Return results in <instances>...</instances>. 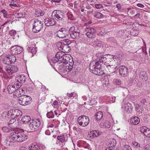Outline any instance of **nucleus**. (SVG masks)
Returning a JSON list of instances; mask_svg holds the SVG:
<instances>
[{
    "instance_id": "obj_59",
    "label": "nucleus",
    "mask_w": 150,
    "mask_h": 150,
    "mask_svg": "<svg viewBox=\"0 0 150 150\" xmlns=\"http://www.w3.org/2000/svg\"><path fill=\"white\" fill-rule=\"evenodd\" d=\"M144 150H149L150 149V145L147 144L144 147Z\"/></svg>"
},
{
    "instance_id": "obj_27",
    "label": "nucleus",
    "mask_w": 150,
    "mask_h": 150,
    "mask_svg": "<svg viewBox=\"0 0 150 150\" xmlns=\"http://www.w3.org/2000/svg\"><path fill=\"white\" fill-rule=\"evenodd\" d=\"M70 57V55L67 54H63V55L62 57L61 60L62 61V64L64 63L66 64H68V60L69 59V57Z\"/></svg>"
},
{
    "instance_id": "obj_8",
    "label": "nucleus",
    "mask_w": 150,
    "mask_h": 150,
    "mask_svg": "<svg viewBox=\"0 0 150 150\" xmlns=\"http://www.w3.org/2000/svg\"><path fill=\"white\" fill-rule=\"evenodd\" d=\"M3 67V69L6 71V72L9 75H11L18 70V67L13 65H7Z\"/></svg>"
},
{
    "instance_id": "obj_6",
    "label": "nucleus",
    "mask_w": 150,
    "mask_h": 150,
    "mask_svg": "<svg viewBox=\"0 0 150 150\" xmlns=\"http://www.w3.org/2000/svg\"><path fill=\"white\" fill-rule=\"evenodd\" d=\"M41 124L40 120L39 119L33 120L30 121L29 125V130L35 131L38 129Z\"/></svg>"
},
{
    "instance_id": "obj_47",
    "label": "nucleus",
    "mask_w": 150,
    "mask_h": 150,
    "mask_svg": "<svg viewBox=\"0 0 150 150\" xmlns=\"http://www.w3.org/2000/svg\"><path fill=\"white\" fill-rule=\"evenodd\" d=\"M68 65H71V66H73L74 64V62L73 60V58L70 55V57H69V59L68 60Z\"/></svg>"
},
{
    "instance_id": "obj_17",
    "label": "nucleus",
    "mask_w": 150,
    "mask_h": 150,
    "mask_svg": "<svg viewBox=\"0 0 150 150\" xmlns=\"http://www.w3.org/2000/svg\"><path fill=\"white\" fill-rule=\"evenodd\" d=\"M140 131L144 135L149 138L150 137V129L146 126H143L140 127Z\"/></svg>"
},
{
    "instance_id": "obj_15",
    "label": "nucleus",
    "mask_w": 150,
    "mask_h": 150,
    "mask_svg": "<svg viewBox=\"0 0 150 150\" xmlns=\"http://www.w3.org/2000/svg\"><path fill=\"white\" fill-rule=\"evenodd\" d=\"M20 88L19 87L16 85V83L14 84H11L8 85L7 89L9 94H11L14 91L17 90Z\"/></svg>"
},
{
    "instance_id": "obj_19",
    "label": "nucleus",
    "mask_w": 150,
    "mask_h": 150,
    "mask_svg": "<svg viewBox=\"0 0 150 150\" xmlns=\"http://www.w3.org/2000/svg\"><path fill=\"white\" fill-rule=\"evenodd\" d=\"M90 44L94 47H101L103 46L102 42L97 39L91 40Z\"/></svg>"
},
{
    "instance_id": "obj_53",
    "label": "nucleus",
    "mask_w": 150,
    "mask_h": 150,
    "mask_svg": "<svg viewBox=\"0 0 150 150\" xmlns=\"http://www.w3.org/2000/svg\"><path fill=\"white\" fill-rule=\"evenodd\" d=\"M116 97H110L109 98V103H113L115 102Z\"/></svg>"
},
{
    "instance_id": "obj_34",
    "label": "nucleus",
    "mask_w": 150,
    "mask_h": 150,
    "mask_svg": "<svg viewBox=\"0 0 150 150\" xmlns=\"http://www.w3.org/2000/svg\"><path fill=\"white\" fill-rule=\"evenodd\" d=\"M36 48L33 47H28L27 48V50L29 52L31 53L32 55L35 54L37 50Z\"/></svg>"
},
{
    "instance_id": "obj_11",
    "label": "nucleus",
    "mask_w": 150,
    "mask_h": 150,
    "mask_svg": "<svg viewBox=\"0 0 150 150\" xmlns=\"http://www.w3.org/2000/svg\"><path fill=\"white\" fill-rule=\"evenodd\" d=\"M56 36L59 38H66L69 35V31L65 28H62L56 32Z\"/></svg>"
},
{
    "instance_id": "obj_52",
    "label": "nucleus",
    "mask_w": 150,
    "mask_h": 150,
    "mask_svg": "<svg viewBox=\"0 0 150 150\" xmlns=\"http://www.w3.org/2000/svg\"><path fill=\"white\" fill-rule=\"evenodd\" d=\"M75 26H73L69 28V30H68L69 31V34H71V33H73L74 32V30H75Z\"/></svg>"
},
{
    "instance_id": "obj_29",
    "label": "nucleus",
    "mask_w": 150,
    "mask_h": 150,
    "mask_svg": "<svg viewBox=\"0 0 150 150\" xmlns=\"http://www.w3.org/2000/svg\"><path fill=\"white\" fill-rule=\"evenodd\" d=\"M9 64L14 63L16 60V58L14 55L8 54Z\"/></svg>"
},
{
    "instance_id": "obj_4",
    "label": "nucleus",
    "mask_w": 150,
    "mask_h": 150,
    "mask_svg": "<svg viewBox=\"0 0 150 150\" xmlns=\"http://www.w3.org/2000/svg\"><path fill=\"white\" fill-rule=\"evenodd\" d=\"M52 16L61 23L64 21V13L60 11L56 10L54 11L52 14Z\"/></svg>"
},
{
    "instance_id": "obj_30",
    "label": "nucleus",
    "mask_w": 150,
    "mask_h": 150,
    "mask_svg": "<svg viewBox=\"0 0 150 150\" xmlns=\"http://www.w3.org/2000/svg\"><path fill=\"white\" fill-rule=\"evenodd\" d=\"M103 113L101 111H99L96 113L95 115V117L97 120H100L103 117Z\"/></svg>"
},
{
    "instance_id": "obj_33",
    "label": "nucleus",
    "mask_w": 150,
    "mask_h": 150,
    "mask_svg": "<svg viewBox=\"0 0 150 150\" xmlns=\"http://www.w3.org/2000/svg\"><path fill=\"white\" fill-rule=\"evenodd\" d=\"M99 135V132L98 131L94 130L91 132L90 137L91 138H93L98 137Z\"/></svg>"
},
{
    "instance_id": "obj_24",
    "label": "nucleus",
    "mask_w": 150,
    "mask_h": 150,
    "mask_svg": "<svg viewBox=\"0 0 150 150\" xmlns=\"http://www.w3.org/2000/svg\"><path fill=\"white\" fill-rule=\"evenodd\" d=\"M59 50H62V52H70L71 50V47L69 46V45H64L63 47L62 45L59 48Z\"/></svg>"
},
{
    "instance_id": "obj_10",
    "label": "nucleus",
    "mask_w": 150,
    "mask_h": 150,
    "mask_svg": "<svg viewBox=\"0 0 150 150\" xmlns=\"http://www.w3.org/2000/svg\"><path fill=\"white\" fill-rule=\"evenodd\" d=\"M26 78L24 74H18L17 75L15 79V80L17 82H16V85L20 88L25 82Z\"/></svg>"
},
{
    "instance_id": "obj_60",
    "label": "nucleus",
    "mask_w": 150,
    "mask_h": 150,
    "mask_svg": "<svg viewBox=\"0 0 150 150\" xmlns=\"http://www.w3.org/2000/svg\"><path fill=\"white\" fill-rule=\"evenodd\" d=\"M115 82L117 85H120L122 83L121 81L119 79H116L115 81Z\"/></svg>"
},
{
    "instance_id": "obj_39",
    "label": "nucleus",
    "mask_w": 150,
    "mask_h": 150,
    "mask_svg": "<svg viewBox=\"0 0 150 150\" xmlns=\"http://www.w3.org/2000/svg\"><path fill=\"white\" fill-rule=\"evenodd\" d=\"M31 100H32V99L30 97L28 96H25L24 98L23 99L22 102H25L26 103H28L30 102Z\"/></svg>"
},
{
    "instance_id": "obj_58",
    "label": "nucleus",
    "mask_w": 150,
    "mask_h": 150,
    "mask_svg": "<svg viewBox=\"0 0 150 150\" xmlns=\"http://www.w3.org/2000/svg\"><path fill=\"white\" fill-rule=\"evenodd\" d=\"M1 12H2L3 14V16L4 17H6L8 15L7 11L5 9L2 10L1 11Z\"/></svg>"
},
{
    "instance_id": "obj_16",
    "label": "nucleus",
    "mask_w": 150,
    "mask_h": 150,
    "mask_svg": "<svg viewBox=\"0 0 150 150\" xmlns=\"http://www.w3.org/2000/svg\"><path fill=\"white\" fill-rule=\"evenodd\" d=\"M122 108L124 112L129 113L132 111L133 107L131 104H122Z\"/></svg>"
},
{
    "instance_id": "obj_63",
    "label": "nucleus",
    "mask_w": 150,
    "mask_h": 150,
    "mask_svg": "<svg viewBox=\"0 0 150 150\" xmlns=\"http://www.w3.org/2000/svg\"><path fill=\"white\" fill-rule=\"evenodd\" d=\"M45 134L48 135H50V132L49 129H47L45 132Z\"/></svg>"
},
{
    "instance_id": "obj_28",
    "label": "nucleus",
    "mask_w": 150,
    "mask_h": 150,
    "mask_svg": "<svg viewBox=\"0 0 150 150\" xmlns=\"http://www.w3.org/2000/svg\"><path fill=\"white\" fill-rule=\"evenodd\" d=\"M67 135H62L58 136L57 139L61 142L64 143L67 141Z\"/></svg>"
},
{
    "instance_id": "obj_18",
    "label": "nucleus",
    "mask_w": 150,
    "mask_h": 150,
    "mask_svg": "<svg viewBox=\"0 0 150 150\" xmlns=\"http://www.w3.org/2000/svg\"><path fill=\"white\" fill-rule=\"evenodd\" d=\"M44 23L46 26L53 25L55 24L56 22L54 18H46L45 19Z\"/></svg>"
},
{
    "instance_id": "obj_41",
    "label": "nucleus",
    "mask_w": 150,
    "mask_h": 150,
    "mask_svg": "<svg viewBox=\"0 0 150 150\" xmlns=\"http://www.w3.org/2000/svg\"><path fill=\"white\" fill-rule=\"evenodd\" d=\"M63 42H62L61 44L62 45H69L71 43V41L68 39H65L63 40Z\"/></svg>"
},
{
    "instance_id": "obj_35",
    "label": "nucleus",
    "mask_w": 150,
    "mask_h": 150,
    "mask_svg": "<svg viewBox=\"0 0 150 150\" xmlns=\"http://www.w3.org/2000/svg\"><path fill=\"white\" fill-rule=\"evenodd\" d=\"M31 120L29 116H25L22 117L21 119L22 122L24 123H26L28 122Z\"/></svg>"
},
{
    "instance_id": "obj_55",
    "label": "nucleus",
    "mask_w": 150,
    "mask_h": 150,
    "mask_svg": "<svg viewBox=\"0 0 150 150\" xmlns=\"http://www.w3.org/2000/svg\"><path fill=\"white\" fill-rule=\"evenodd\" d=\"M73 66H71V65H69L68 64V65L66 66V69H67L66 71H67L68 70V72H69L72 69Z\"/></svg>"
},
{
    "instance_id": "obj_40",
    "label": "nucleus",
    "mask_w": 150,
    "mask_h": 150,
    "mask_svg": "<svg viewBox=\"0 0 150 150\" xmlns=\"http://www.w3.org/2000/svg\"><path fill=\"white\" fill-rule=\"evenodd\" d=\"M27 89L31 92H33L34 90V85L32 83L29 84L27 86Z\"/></svg>"
},
{
    "instance_id": "obj_37",
    "label": "nucleus",
    "mask_w": 150,
    "mask_h": 150,
    "mask_svg": "<svg viewBox=\"0 0 150 150\" xmlns=\"http://www.w3.org/2000/svg\"><path fill=\"white\" fill-rule=\"evenodd\" d=\"M107 67H108V69H109V67H111V68L113 69H114L115 70L114 71H112V72H111L109 74L110 76H111L112 75H114V74H116L117 72L116 71V70L119 69L120 68V67H115L114 68V67H113L112 65H108V66H107Z\"/></svg>"
},
{
    "instance_id": "obj_36",
    "label": "nucleus",
    "mask_w": 150,
    "mask_h": 150,
    "mask_svg": "<svg viewBox=\"0 0 150 150\" xmlns=\"http://www.w3.org/2000/svg\"><path fill=\"white\" fill-rule=\"evenodd\" d=\"M8 58V54L4 56L2 59L3 63L4 64L9 65V62Z\"/></svg>"
},
{
    "instance_id": "obj_31",
    "label": "nucleus",
    "mask_w": 150,
    "mask_h": 150,
    "mask_svg": "<svg viewBox=\"0 0 150 150\" xmlns=\"http://www.w3.org/2000/svg\"><path fill=\"white\" fill-rule=\"evenodd\" d=\"M92 14L95 17L97 18H101L104 17L103 14L98 11L94 12L92 13Z\"/></svg>"
},
{
    "instance_id": "obj_26",
    "label": "nucleus",
    "mask_w": 150,
    "mask_h": 150,
    "mask_svg": "<svg viewBox=\"0 0 150 150\" xmlns=\"http://www.w3.org/2000/svg\"><path fill=\"white\" fill-rule=\"evenodd\" d=\"M45 14L44 11L40 9L35 10L34 12V16L36 17H39L43 16Z\"/></svg>"
},
{
    "instance_id": "obj_9",
    "label": "nucleus",
    "mask_w": 150,
    "mask_h": 150,
    "mask_svg": "<svg viewBox=\"0 0 150 150\" xmlns=\"http://www.w3.org/2000/svg\"><path fill=\"white\" fill-rule=\"evenodd\" d=\"M77 121L79 125L85 127L89 124V120L87 116L83 115L79 117Z\"/></svg>"
},
{
    "instance_id": "obj_50",
    "label": "nucleus",
    "mask_w": 150,
    "mask_h": 150,
    "mask_svg": "<svg viewBox=\"0 0 150 150\" xmlns=\"http://www.w3.org/2000/svg\"><path fill=\"white\" fill-rule=\"evenodd\" d=\"M95 7L96 8L98 9H100L101 8H104L103 5L100 4H95Z\"/></svg>"
},
{
    "instance_id": "obj_12",
    "label": "nucleus",
    "mask_w": 150,
    "mask_h": 150,
    "mask_svg": "<svg viewBox=\"0 0 150 150\" xmlns=\"http://www.w3.org/2000/svg\"><path fill=\"white\" fill-rule=\"evenodd\" d=\"M23 48L18 45L12 46L11 47V54L14 55H17L21 53Z\"/></svg>"
},
{
    "instance_id": "obj_56",
    "label": "nucleus",
    "mask_w": 150,
    "mask_h": 150,
    "mask_svg": "<svg viewBox=\"0 0 150 150\" xmlns=\"http://www.w3.org/2000/svg\"><path fill=\"white\" fill-rule=\"evenodd\" d=\"M75 28L74 32L80 35V31L79 29V27L77 26H75Z\"/></svg>"
},
{
    "instance_id": "obj_54",
    "label": "nucleus",
    "mask_w": 150,
    "mask_h": 150,
    "mask_svg": "<svg viewBox=\"0 0 150 150\" xmlns=\"http://www.w3.org/2000/svg\"><path fill=\"white\" fill-rule=\"evenodd\" d=\"M122 150H132V149L130 146L125 145L124 146Z\"/></svg>"
},
{
    "instance_id": "obj_57",
    "label": "nucleus",
    "mask_w": 150,
    "mask_h": 150,
    "mask_svg": "<svg viewBox=\"0 0 150 150\" xmlns=\"http://www.w3.org/2000/svg\"><path fill=\"white\" fill-rule=\"evenodd\" d=\"M116 7L117 8L118 11H121L122 6L120 4H117L116 5Z\"/></svg>"
},
{
    "instance_id": "obj_7",
    "label": "nucleus",
    "mask_w": 150,
    "mask_h": 150,
    "mask_svg": "<svg viewBox=\"0 0 150 150\" xmlns=\"http://www.w3.org/2000/svg\"><path fill=\"white\" fill-rule=\"evenodd\" d=\"M43 25L42 22L38 19H35L33 23V31L34 33H38L42 28Z\"/></svg>"
},
{
    "instance_id": "obj_3",
    "label": "nucleus",
    "mask_w": 150,
    "mask_h": 150,
    "mask_svg": "<svg viewBox=\"0 0 150 150\" xmlns=\"http://www.w3.org/2000/svg\"><path fill=\"white\" fill-rule=\"evenodd\" d=\"M64 53L62 52H59L57 53L56 54L55 57H53L52 59V62L55 64L56 63L57 64V67H61L59 68L60 69L62 68L63 65L62 64V56L63 55Z\"/></svg>"
},
{
    "instance_id": "obj_49",
    "label": "nucleus",
    "mask_w": 150,
    "mask_h": 150,
    "mask_svg": "<svg viewBox=\"0 0 150 150\" xmlns=\"http://www.w3.org/2000/svg\"><path fill=\"white\" fill-rule=\"evenodd\" d=\"M54 115L52 111L48 112L47 114V116L48 118H53L54 117Z\"/></svg>"
},
{
    "instance_id": "obj_62",
    "label": "nucleus",
    "mask_w": 150,
    "mask_h": 150,
    "mask_svg": "<svg viewBox=\"0 0 150 150\" xmlns=\"http://www.w3.org/2000/svg\"><path fill=\"white\" fill-rule=\"evenodd\" d=\"M9 6H10L12 8H13V7H18L17 5L16 4H14V3H13V4L11 3V4H10Z\"/></svg>"
},
{
    "instance_id": "obj_43",
    "label": "nucleus",
    "mask_w": 150,
    "mask_h": 150,
    "mask_svg": "<svg viewBox=\"0 0 150 150\" xmlns=\"http://www.w3.org/2000/svg\"><path fill=\"white\" fill-rule=\"evenodd\" d=\"M68 97L71 98L72 99H74L75 100V102H76V100H77L76 98L77 97V95L76 94L74 93H72L69 94L68 96Z\"/></svg>"
},
{
    "instance_id": "obj_22",
    "label": "nucleus",
    "mask_w": 150,
    "mask_h": 150,
    "mask_svg": "<svg viewBox=\"0 0 150 150\" xmlns=\"http://www.w3.org/2000/svg\"><path fill=\"white\" fill-rule=\"evenodd\" d=\"M15 128L13 125H8V126L3 127L2 128V130L4 133L10 132L12 131V129Z\"/></svg>"
},
{
    "instance_id": "obj_61",
    "label": "nucleus",
    "mask_w": 150,
    "mask_h": 150,
    "mask_svg": "<svg viewBox=\"0 0 150 150\" xmlns=\"http://www.w3.org/2000/svg\"><path fill=\"white\" fill-rule=\"evenodd\" d=\"M137 6L138 7L141 8H143L144 7V6L143 4L140 3L137 4Z\"/></svg>"
},
{
    "instance_id": "obj_46",
    "label": "nucleus",
    "mask_w": 150,
    "mask_h": 150,
    "mask_svg": "<svg viewBox=\"0 0 150 150\" xmlns=\"http://www.w3.org/2000/svg\"><path fill=\"white\" fill-rule=\"evenodd\" d=\"M70 35L71 38L76 39L77 37H78L80 35L75 32H73V33H71V34H70Z\"/></svg>"
},
{
    "instance_id": "obj_23",
    "label": "nucleus",
    "mask_w": 150,
    "mask_h": 150,
    "mask_svg": "<svg viewBox=\"0 0 150 150\" xmlns=\"http://www.w3.org/2000/svg\"><path fill=\"white\" fill-rule=\"evenodd\" d=\"M101 127L103 128H109L110 126V123L109 120H106L100 123Z\"/></svg>"
},
{
    "instance_id": "obj_5",
    "label": "nucleus",
    "mask_w": 150,
    "mask_h": 150,
    "mask_svg": "<svg viewBox=\"0 0 150 150\" xmlns=\"http://www.w3.org/2000/svg\"><path fill=\"white\" fill-rule=\"evenodd\" d=\"M22 115V111L18 109H11L8 112V115L10 117H14L16 119L18 117H21Z\"/></svg>"
},
{
    "instance_id": "obj_2",
    "label": "nucleus",
    "mask_w": 150,
    "mask_h": 150,
    "mask_svg": "<svg viewBox=\"0 0 150 150\" xmlns=\"http://www.w3.org/2000/svg\"><path fill=\"white\" fill-rule=\"evenodd\" d=\"M28 138V136L23 131L18 132H13L11 133L9 137L6 141V145H12L15 142H22L26 140Z\"/></svg>"
},
{
    "instance_id": "obj_32",
    "label": "nucleus",
    "mask_w": 150,
    "mask_h": 150,
    "mask_svg": "<svg viewBox=\"0 0 150 150\" xmlns=\"http://www.w3.org/2000/svg\"><path fill=\"white\" fill-rule=\"evenodd\" d=\"M29 149L30 150H38L40 148L39 146L36 143H34L31 144Z\"/></svg>"
},
{
    "instance_id": "obj_14",
    "label": "nucleus",
    "mask_w": 150,
    "mask_h": 150,
    "mask_svg": "<svg viewBox=\"0 0 150 150\" xmlns=\"http://www.w3.org/2000/svg\"><path fill=\"white\" fill-rule=\"evenodd\" d=\"M119 72L123 77L126 76L128 74V68L125 65H121L120 66Z\"/></svg>"
},
{
    "instance_id": "obj_21",
    "label": "nucleus",
    "mask_w": 150,
    "mask_h": 150,
    "mask_svg": "<svg viewBox=\"0 0 150 150\" xmlns=\"http://www.w3.org/2000/svg\"><path fill=\"white\" fill-rule=\"evenodd\" d=\"M135 106L137 114L139 115H141L142 112V107L139 104H136Z\"/></svg>"
},
{
    "instance_id": "obj_64",
    "label": "nucleus",
    "mask_w": 150,
    "mask_h": 150,
    "mask_svg": "<svg viewBox=\"0 0 150 150\" xmlns=\"http://www.w3.org/2000/svg\"><path fill=\"white\" fill-rule=\"evenodd\" d=\"M140 15V14L139 13H138L136 14L134 16V18H139V17Z\"/></svg>"
},
{
    "instance_id": "obj_38",
    "label": "nucleus",
    "mask_w": 150,
    "mask_h": 150,
    "mask_svg": "<svg viewBox=\"0 0 150 150\" xmlns=\"http://www.w3.org/2000/svg\"><path fill=\"white\" fill-rule=\"evenodd\" d=\"M11 119L8 122V125L11 126V125H13L14 126L16 127L15 123L16 122V119L14 118V117H11Z\"/></svg>"
},
{
    "instance_id": "obj_42",
    "label": "nucleus",
    "mask_w": 150,
    "mask_h": 150,
    "mask_svg": "<svg viewBox=\"0 0 150 150\" xmlns=\"http://www.w3.org/2000/svg\"><path fill=\"white\" fill-rule=\"evenodd\" d=\"M68 18L71 20H74L75 19V18L71 12H68L67 14Z\"/></svg>"
},
{
    "instance_id": "obj_45",
    "label": "nucleus",
    "mask_w": 150,
    "mask_h": 150,
    "mask_svg": "<svg viewBox=\"0 0 150 150\" xmlns=\"http://www.w3.org/2000/svg\"><path fill=\"white\" fill-rule=\"evenodd\" d=\"M116 141L114 139H110V144L111 147H114L116 144Z\"/></svg>"
},
{
    "instance_id": "obj_1",
    "label": "nucleus",
    "mask_w": 150,
    "mask_h": 150,
    "mask_svg": "<svg viewBox=\"0 0 150 150\" xmlns=\"http://www.w3.org/2000/svg\"><path fill=\"white\" fill-rule=\"evenodd\" d=\"M110 55L109 54L104 55L96 60L92 61L89 65L90 69L91 71L94 74L100 75L103 73L101 69V65L102 64L106 63L108 64L110 61L109 60Z\"/></svg>"
},
{
    "instance_id": "obj_13",
    "label": "nucleus",
    "mask_w": 150,
    "mask_h": 150,
    "mask_svg": "<svg viewBox=\"0 0 150 150\" xmlns=\"http://www.w3.org/2000/svg\"><path fill=\"white\" fill-rule=\"evenodd\" d=\"M85 31L87 32L86 35L88 38H90L93 37L96 31L94 28L89 26L86 27Z\"/></svg>"
},
{
    "instance_id": "obj_44",
    "label": "nucleus",
    "mask_w": 150,
    "mask_h": 150,
    "mask_svg": "<svg viewBox=\"0 0 150 150\" xmlns=\"http://www.w3.org/2000/svg\"><path fill=\"white\" fill-rule=\"evenodd\" d=\"M132 146L135 149H138L140 146V144L137 142L134 141L132 143Z\"/></svg>"
},
{
    "instance_id": "obj_48",
    "label": "nucleus",
    "mask_w": 150,
    "mask_h": 150,
    "mask_svg": "<svg viewBox=\"0 0 150 150\" xmlns=\"http://www.w3.org/2000/svg\"><path fill=\"white\" fill-rule=\"evenodd\" d=\"M25 14V12L24 13H16L15 14V16L16 17H17V18H22L24 17V16Z\"/></svg>"
},
{
    "instance_id": "obj_20",
    "label": "nucleus",
    "mask_w": 150,
    "mask_h": 150,
    "mask_svg": "<svg viewBox=\"0 0 150 150\" xmlns=\"http://www.w3.org/2000/svg\"><path fill=\"white\" fill-rule=\"evenodd\" d=\"M140 121L139 118L137 116L131 118L130 119V123L133 125H136L138 124Z\"/></svg>"
},
{
    "instance_id": "obj_25",
    "label": "nucleus",
    "mask_w": 150,
    "mask_h": 150,
    "mask_svg": "<svg viewBox=\"0 0 150 150\" xmlns=\"http://www.w3.org/2000/svg\"><path fill=\"white\" fill-rule=\"evenodd\" d=\"M139 76L144 81H146L148 79L147 74L145 71H141L139 74Z\"/></svg>"
},
{
    "instance_id": "obj_51",
    "label": "nucleus",
    "mask_w": 150,
    "mask_h": 150,
    "mask_svg": "<svg viewBox=\"0 0 150 150\" xmlns=\"http://www.w3.org/2000/svg\"><path fill=\"white\" fill-rule=\"evenodd\" d=\"M9 35L11 36H14L16 35V31L13 30H12L9 31Z\"/></svg>"
}]
</instances>
